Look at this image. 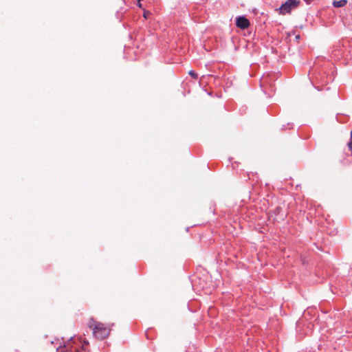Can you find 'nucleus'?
Masks as SVG:
<instances>
[{
    "instance_id": "8",
    "label": "nucleus",
    "mask_w": 352,
    "mask_h": 352,
    "mask_svg": "<svg viewBox=\"0 0 352 352\" xmlns=\"http://www.w3.org/2000/svg\"><path fill=\"white\" fill-rule=\"evenodd\" d=\"M267 82H268V78L267 77H263L261 80V85L263 87Z\"/></svg>"
},
{
    "instance_id": "5",
    "label": "nucleus",
    "mask_w": 352,
    "mask_h": 352,
    "mask_svg": "<svg viewBox=\"0 0 352 352\" xmlns=\"http://www.w3.org/2000/svg\"><path fill=\"white\" fill-rule=\"evenodd\" d=\"M271 212L274 214V217L273 219L274 221L279 222L280 221H283L285 217V214L283 212V209L279 206L276 207Z\"/></svg>"
},
{
    "instance_id": "10",
    "label": "nucleus",
    "mask_w": 352,
    "mask_h": 352,
    "mask_svg": "<svg viewBox=\"0 0 352 352\" xmlns=\"http://www.w3.org/2000/svg\"><path fill=\"white\" fill-rule=\"evenodd\" d=\"M348 147L352 151V140L348 143Z\"/></svg>"
},
{
    "instance_id": "13",
    "label": "nucleus",
    "mask_w": 352,
    "mask_h": 352,
    "mask_svg": "<svg viewBox=\"0 0 352 352\" xmlns=\"http://www.w3.org/2000/svg\"><path fill=\"white\" fill-rule=\"evenodd\" d=\"M300 38V36H296V39H298Z\"/></svg>"
},
{
    "instance_id": "7",
    "label": "nucleus",
    "mask_w": 352,
    "mask_h": 352,
    "mask_svg": "<svg viewBox=\"0 0 352 352\" xmlns=\"http://www.w3.org/2000/svg\"><path fill=\"white\" fill-rule=\"evenodd\" d=\"M188 74L194 79H197L198 78L197 74H196L193 70H190Z\"/></svg>"
},
{
    "instance_id": "9",
    "label": "nucleus",
    "mask_w": 352,
    "mask_h": 352,
    "mask_svg": "<svg viewBox=\"0 0 352 352\" xmlns=\"http://www.w3.org/2000/svg\"><path fill=\"white\" fill-rule=\"evenodd\" d=\"M151 14V13L149 11H144L143 16L145 19H148Z\"/></svg>"
},
{
    "instance_id": "3",
    "label": "nucleus",
    "mask_w": 352,
    "mask_h": 352,
    "mask_svg": "<svg viewBox=\"0 0 352 352\" xmlns=\"http://www.w3.org/2000/svg\"><path fill=\"white\" fill-rule=\"evenodd\" d=\"M73 338L71 337L67 342H63L56 348V352H72Z\"/></svg>"
},
{
    "instance_id": "11",
    "label": "nucleus",
    "mask_w": 352,
    "mask_h": 352,
    "mask_svg": "<svg viewBox=\"0 0 352 352\" xmlns=\"http://www.w3.org/2000/svg\"><path fill=\"white\" fill-rule=\"evenodd\" d=\"M304 1H305L307 3H308V4H309V3H310L312 1V0H304Z\"/></svg>"
},
{
    "instance_id": "1",
    "label": "nucleus",
    "mask_w": 352,
    "mask_h": 352,
    "mask_svg": "<svg viewBox=\"0 0 352 352\" xmlns=\"http://www.w3.org/2000/svg\"><path fill=\"white\" fill-rule=\"evenodd\" d=\"M110 332V329L100 322H96L93 327V333L94 336L100 340L106 338Z\"/></svg>"
},
{
    "instance_id": "4",
    "label": "nucleus",
    "mask_w": 352,
    "mask_h": 352,
    "mask_svg": "<svg viewBox=\"0 0 352 352\" xmlns=\"http://www.w3.org/2000/svg\"><path fill=\"white\" fill-rule=\"evenodd\" d=\"M236 25L238 28L244 30L248 28L250 23L246 17L241 16L236 18Z\"/></svg>"
},
{
    "instance_id": "2",
    "label": "nucleus",
    "mask_w": 352,
    "mask_h": 352,
    "mask_svg": "<svg viewBox=\"0 0 352 352\" xmlns=\"http://www.w3.org/2000/svg\"><path fill=\"white\" fill-rule=\"evenodd\" d=\"M299 3L300 1L298 0H287L279 8V13L281 14L290 13L291 10L296 8Z\"/></svg>"
},
{
    "instance_id": "12",
    "label": "nucleus",
    "mask_w": 352,
    "mask_h": 352,
    "mask_svg": "<svg viewBox=\"0 0 352 352\" xmlns=\"http://www.w3.org/2000/svg\"><path fill=\"white\" fill-rule=\"evenodd\" d=\"M351 139L352 140V129H351Z\"/></svg>"
},
{
    "instance_id": "6",
    "label": "nucleus",
    "mask_w": 352,
    "mask_h": 352,
    "mask_svg": "<svg viewBox=\"0 0 352 352\" xmlns=\"http://www.w3.org/2000/svg\"><path fill=\"white\" fill-rule=\"evenodd\" d=\"M347 3L346 0H340V1H334L333 2V6L335 8H341L344 6Z\"/></svg>"
}]
</instances>
